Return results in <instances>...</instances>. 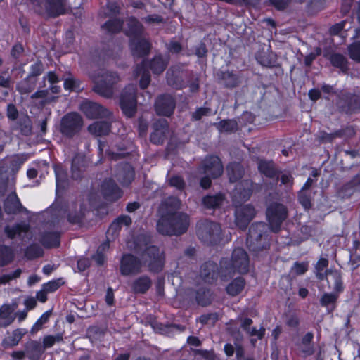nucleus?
Returning <instances> with one entry per match:
<instances>
[{"label": "nucleus", "instance_id": "1", "mask_svg": "<svg viewBox=\"0 0 360 360\" xmlns=\"http://www.w3.org/2000/svg\"><path fill=\"white\" fill-rule=\"evenodd\" d=\"M136 255L124 254L120 260V271L123 276L137 275L147 266L150 272L158 273L163 269L165 253L160 249H141Z\"/></svg>", "mask_w": 360, "mask_h": 360}, {"label": "nucleus", "instance_id": "2", "mask_svg": "<svg viewBox=\"0 0 360 360\" xmlns=\"http://www.w3.org/2000/svg\"><path fill=\"white\" fill-rule=\"evenodd\" d=\"M190 224L189 216L183 212L162 214L158 221V231L163 235L179 236L184 233Z\"/></svg>", "mask_w": 360, "mask_h": 360}, {"label": "nucleus", "instance_id": "3", "mask_svg": "<svg viewBox=\"0 0 360 360\" xmlns=\"http://www.w3.org/2000/svg\"><path fill=\"white\" fill-rule=\"evenodd\" d=\"M249 264V258L244 249H233L230 262L228 259H222L220 262L221 279L225 281L236 272L239 274L248 273Z\"/></svg>", "mask_w": 360, "mask_h": 360}, {"label": "nucleus", "instance_id": "4", "mask_svg": "<svg viewBox=\"0 0 360 360\" xmlns=\"http://www.w3.org/2000/svg\"><path fill=\"white\" fill-rule=\"evenodd\" d=\"M94 85L92 90L105 98L114 95V86L121 81V77L115 72L101 70L96 75H91Z\"/></svg>", "mask_w": 360, "mask_h": 360}, {"label": "nucleus", "instance_id": "5", "mask_svg": "<svg viewBox=\"0 0 360 360\" xmlns=\"http://www.w3.org/2000/svg\"><path fill=\"white\" fill-rule=\"evenodd\" d=\"M198 238L207 245H224V240L221 236V228L219 224L202 219L196 225Z\"/></svg>", "mask_w": 360, "mask_h": 360}, {"label": "nucleus", "instance_id": "6", "mask_svg": "<svg viewBox=\"0 0 360 360\" xmlns=\"http://www.w3.org/2000/svg\"><path fill=\"white\" fill-rule=\"evenodd\" d=\"M288 217V210L285 205L280 202L271 203L266 210V217L271 230L277 233L281 230L283 222Z\"/></svg>", "mask_w": 360, "mask_h": 360}, {"label": "nucleus", "instance_id": "7", "mask_svg": "<svg viewBox=\"0 0 360 360\" xmlns=\"http://www.w3.org/2000/svg\"><path fill=\"white\" fill-rule=\"evenodd\" d=\"M328 265V259L321 258L316 265V276L320 280H323L326 277L329 285L332 286L336 292H341L343 290L341 274L338 271H326L325 275L323 271Z\"/></svg>", "mask_w": 360, "mask_h": 360}, {"label": "nucleus", "instance_id": "8", "mask_svg": "<svg viewBox=\"0 0 360 360\" xmlns=\"http://www.w3.org/2000/svg\"><path fill=\"white\" fill-rule=\"evenodd\" d=\"M136 86L129 84L122 91L120 96L121 109L129 117H133L136 112Z\"/></svg>", "mask_w": 360, "mask_h": 360}, {"label": "nucleus", "instance_id": "9", "mask_svg": "<svg viewBox=\"0 0 360 360\" xmlns=\"http://www.w3.org/2000/svg\"><path fill=\"white\" fill-rule=\"evenodd\" d=\"M83 126V120L77 112H69L64 115L60 121V131L68 137L77 134Z\"/></svg>", "mask_w": 360, "mask_h": 360}, {"label": "nucleus", "instance_id": "10", "mask_svg": "<svg viewBox=\"0 0 360 360\" xmlns=\"http://www.w3.org/2000/svg\"><path fill=\"white\" fill-rule=\"evenodd\" d=\"M235 221L236 225L241 229H245L250 222L253 219L256 214L255 207L250 205L234 204Z\"/></svg>", "mask_w": 360, "mask_h": 360}, {"label": "nucleus", "instance_id": "11", "mask_svg": "<svg viewBox=\"0 0 360 360\" xmlns=\"http://www.w3.org/2000/svg\"><path fill=\"white\" fill-rule=\"evenodd\" d=\"M154 107L158 115L170 117L176 108V100L171 94H161L157 97Z\"/></svg>", "mask_w": 360, "mask_h": 360}, {"label": "nucleus", "instance_id": "12", "mask_svg": "<svg viewBox=\"0 0 360 360\" xmlns=\"http://www.w3.org/2000/svg\"><path fill=\"white\" fill-rule=\"evenodd\" d=\"M80 110L89 119L109 118L111 115L109 110L101 104L87 100L81 103Z\"/></svg>", "mask_w": 360, "mask_h": 360}, {"label": "nucleus", "instance_id": "13", "mask_svg": "<svg viewBox=\"0 0 360 360\" xmlns=\"http://www.w3.org/2000/svg\"><path fill=\"white\" fill-rule=\"evenodd\" d=\"M153 132L150 134V140L155 145H162L167 139L169 134V125L167 120H156L152 124Z\"/></svg>", "mask_w": 360, "mask_h": 360}, {"label": "nucleus", "instance_id": "14", "mask_svg": "<svg viewBox=\"0 0 360 360\" xmlns=\"http://www.w3.org/2000/svg\"><path fill=\"white\" fill-rule=\"evenodd\" d=\"M338 103L342 112L347 114H352L360 112V94L351 93L342 94Z\"/></svg>", "mask_w": 360, "mask_h": 360}, {"label": "nucleus", "instance_id": "15", "mask_svg": "<svg viewBox=\"0 0 360 360\" xmlns=\"http://www.w3.org/2000/svg\"><path fill=\"white\" fill-rule=\"evenodd\" d=\"M203 173L213 179L218 178L223 173V165L221 160L214 155L207 157L202 163Z\"/></svg>", "mask_w": 360, "mask_h": 360}, {"label": "nucleus", "instance_id": "16", "mask_svg": "<svg viewBox=\"0 0 360 360\" xmlns=\"http://www.w3.org/2000/svg\"><path fill=\"white\" fill-rule=\"evenodd\" d=\"M86 207L82 202H72L68 205L67 219L72 224H80L85 217Z\"/></svg>", "mask_w": 360, "mask_h": 360}, {"label": "nucleus", "instance_id": "17", "mask_svg": "<svg viewBox=\"0 0 360 360\" xmlns=\"http://www.w3.org/2000/svg\"><path fill=\"white\" fill-rule=\"evenodd\" d=\"M129 47L133 56L141 58L149 53L151 45L148 40L141 36L130 39Z\"/></svg>", "mask_w": 360, "mask_h": 360}, {"label": "nucleus", "instance_id": "18", "mask_svg": "<svg viewBox=\"0 0 360 360\" xmlns=\"http://www.w3.org/2000/svg\"><path fill=\"white\" fill-rule=\"evenodd\" d=\"M44 6L46 13L50 18H57L65 14L68 11L67 0H46Z\"/></svg>", "mask_w": 360, "mask_h": 360}, {"label": "nucleus", "instance_id": "19", "mask_svg": "<svg viewBox=\"0 0 360 360\" xmlns=\"http://www.w3.org/2000/svg\"><path fill=\"white\" fill-rule=\"evenodd\" d=\"M188 72L181 70L179 67H173L167 72V84L175 89H181L185 83L184 78L187 76Z\"/></svg>", "mask_w": 360, "mask_h": 360}, {"label": "nucleus", "instance_id": "20", "mask_svg": "<svg viewBox=\"0 0 360 360\" xmlns=\"http://www.w3.org/2000/svg\"><path fill=\"white\" fill-rule=\"evenodd\" d=\"M101 192L103 197L109 201H116L122 195V191L116 183L109 179H105L101 185Z\"/></svg>", "mask_w": 360, "mask_h": 360}, {"label": "nucleus", "instance_id": "21", "mask_svg": "<svg viewBox=\"0 0 360 360\" xmlns=\"http://www.w3.org/2000/svg\"><path fill=\"white\" fill-rule=\"evenodd\" d=\"M219 271L218 265L213 262L204 263L200 268V278L207 283H214L219 276Z\"/></svg>", "mask_w": 360, "mask_h": 360}, {"label": "nucleus", "instance_id": "22", "mask_svg": "<svg viewBox=\"0 0 360 360\" xmlns=\"http://www.w3.org/2000/svg\"><path fill=\"white\" fill-rule=\"evenodd\" d=\"M117 179L122 185L127 186L134 181L135 176L134 169L129 163L120 165L117 173Z\"/></svg>", "mask_w": 360, "mask_h": 360}, {"label": "nucleus", "instance_id": "23", "mask_svg": "<svg viewBox=\"0 0 360 360\" xmlns=\"http://www.w3.org/2000/svg\"><path fill=\"white\" fill-rule=\"evenodd\" d=\"M257 167L259 171L266 177L276 179V180L279 179L280 171L276 168L273 161L262 159L258 160Z\"/></svg>", "mask_w": 360, "mask_h": 360}, {"label": "nucleus", "instance_id": "24", "mask_svg": "<svg viewBox=\"0 0 360 360\" xmlns=\"http://www.w3.org/2000/svg\"><path fill=\"white\" fill-rule=\"evenodd\" d=\"M251 195L250 183L248 181H245L243 184H239L236 186L233 193V203L240 204L241 202L247 201Z\"/></svg>", "mask_w": 360, "mask_h": 360}, {"label": "nucleus", "instance_id": "25", "mask_svg": "<svg viewBox=\"0 0 360 360\" xmlns=\"http://www.w3.org/2000/svg\"><path fill=\"white\" fill-rule=\"evenodd\" d=\"M26 356L29 360H39L44 350L41 344L37 340H30L25 345Z\"/></svg>", "mask_w": 360, "mask_h": 360}, {"label": "nucleus", "instance_id": "26", "mask_svg": "<svg viewBox=\"0 0 360 360\" xmlns=\"http://www.w3.org/2000/svg\"><path fill=\"white\" fill-rule=\"evenodd\" d=\"M143 30V25L136 18L131 17L127 20L124 32L131 39L142 36Z\"/></svg>", "mask_w": 360, "mask_h": 360}, {"label": "nucleus", "instance_id": "27", "mask_svg": "<svg viewBox=\"0 0 360 360\" xmlns=\"http://www.w3.org/2000/svg\"><path fill=\"white\" fill-rule=\"evenodd\" d=\"M240 327L241 328L251 337L257 336L259 340H262L265 334V328L261 327L257 329L255 327H251L253 321L251 319L248 317L240 318Z\"/></svg>", "mask_w": 360, "mask_h": 360}, {"label": "nucleus", "instance_id": "28", "mask_svg": "<svg viewBox=\"0 0 360 360\" xmlns=\"http://www.w3.org/2000/svg\"><path fill=\"white\" fill-rule=\"evenodd\" d=\"M16 305L4 304L0 308V328L7 327L15 320Z\"/></svg>", "mask_w": 360, "mask_h": 360}, {"label": "nucleus", "instance_id": "29", "mask_svg": "<svg viewBox=\"0 0 360 360\" xmlns=\"http://www.w3.org/2000/svg\"><path fill=\"white\" fill-rule=\"evenodd\" d=\"M152 285V281L148 276H141L136 278L131 284V289L134 293L144 294Z\"/></svg>", "mask_w": 360, "mask_h": 360}, {"label": "nucleus", "instance_id": "30", "mask_svg": "<svg viewBox=\"0 0 360 360\" xmlns=\"http://www.w3.org/2000/svg\"><path fill=\"white\" fill-rule=\"evenodd\" d=\"M4 210L7 214H17L25 209L21 205L16 193H13L5 200Z\"/></svg>", "mask_w": 360, "mask_h": 360}, {"label": "nucleus", "instance_id": "31", "mask_svg": "<svg viewBox=\"0 0 360 360\" xmlns=\"http://www.w3.org/2000/svg\"><path fill=\"white\" fill-rule=\"evenodd\" d=\"M121 229L120 224L115 219L106 232V240L102 243V248H109L110 245H115V239L118 236Z\"/></svg>", "mask_w": 360, "mask_h": 360}, {"label": "nucleus", "instance_id": "32", "mask_svg": "<svg viewBox=\"0 0 360 360\" xmlns=\"http://www.w3.org/2000/svg\"><path fill=\"white\" fill-rule=\"evenodd\" d=\"M134 74L135 77L141 75L139 82L140 87L143 89L147 88L150 82V74L148 70L146 69V61H143L141 64L137 65Z\"/></svg>", "mask_w": 360, "mask_h": 360}, {"label": "nucleus", "instance_id": "33", "mask_svg": "<svg viewBox=\"0 0 360 360\" xmlns=\"http://www.w3.org/2000/svg\"><path fill=\"white\" fill-rule=\"evenodd\" d=\"M146 68H149L153 71V74L160 75L164 72L168 65V60L167 58H164L162 56H155L148 63H146Z\"/></svg>", "mask_w": 360, "mask_h": 360}, {"label": "nucleus", "instance_id": "34", "mask_svg": "<svg viewBox=\"0 0 360 360\" xmlns=\"http://www.w3.org/2000/svg\"><path fill=\"white\" fill-rule=\"evenodd\" d=\"M86 167V160L84 156L75 155L72 161V177L76 180L82 177Z\"/></svg>", "mask_w": 360, "mask_h": 360}, {"label": "nucleus", "instance_id": "35", "mask_svg": "<svg viewBox=\"0 0 360 360\" xmlns=\"http://www.w3.org/2000/svg\"><path fill=\"white\" fill-rule=\"evenodd\" d=\"M89 131L98 136L108 134L110 130V123L108 121L95 122L88 127Z\"/></svg>", "mask_w": 360, "mask_h": 360}, {"label": "nucleus", "instance_id": "36", "mask_svg": "<svg viewBox=\"0 0 360 360\" xmlns=\"http://www.w3.org/2000/svg\"><path fill=\"white\" fill-rule=\"evenodd\" d=\"M219 79L226 88H234L238 86L240 81L239 77L231 72H220L218 73Z\"/></svg>", "mask_w": 360, "mask_h": 360}, {"label": "nucleus", "instance_id": "37", "mask_svg": "<svg viewBox=\"0 0 360 360\" xmlns=\"http://www.w3.org/2000/svg\"><path fill=\"white\" fill-rule=\"evenodd\" d=\"M181 207V202L180 200L176 197H169L162 204L163 214L179 212L178 210H180Z\"/></svg>", "mask_w": 360, "mask_h": 360}, {"label": "nucleus", "instance_id": "38", "mask_svg": "<svg viewBox=\"0 0 360 360\" xmlns=\"http://www.w3.org/2000/svg\"><path fill=\"white\" fill-rule=\"evenodd\" d=\"M226 169L231 182H236L240 180L244 174L243 167L239 163H231L227 166Z\"/></svg>", "mask_w": 360, "mask_h": 360}, {"label": "nucleus", "instance_id": "39", "mask_svg": "<svg viewBox=\"0 0 360 360\" xmlns=\"http://www.w3.org/2000/svg\"><path fill=\"white\" fill-rule=\"evenodd\" d=\"M37 82V78L27 76L17 84L16 89L22 94L30 93L35 89Z\"/></svg>", "mask_w": 360, "mask_h": 360}, {"label": "nucleus", "instance_id": "40", "mask_svg": "<svg viewBox=\"0 0 360 360\" xmlns=\"http://www.w3.org/2000/svg\"><path fill=\"white\" fill-rule=\"evenodd\" d=\"M25 329L18 328L14 330L4 340V344L6 347H13L18 344L22 337L26 334Z\"/></svg>", "mask_w": 360, "mask_h": 360}, {"label": "nucleus", "instance_id": "41", "mask_svg": "<svg viewBox=\"0 0 360 360\" xmlns=\"http://www.w3.org/2000/svg\"><path fill=\"white\" fill-rule=\"evenodd\" d=\"M224 200V195L219 193L213 195H208L205 196L202 200V202L205 207L207 209H215L222 204Z\"/></svg>", "mask_w": 360, "mask_h": 360}, {"label": "nucleus", "instance_id": "42", "mask_svg": "<svg viewBox=\"0 0 360 360\" xmlns=\"http://www.w3.org/2000/svg\"><path fill=\"white\" fill-rule=\"evenodd\" d=\"M29 230L30 226L25 223L18 224L12 227L9 226L5 227V232L11 238H13L16 236L21 237L22 233H27Z\"/></svg>", "mask_w": 360, "mask_h": 360}, {"label": "nucleus", "instance_id": "43", "mask_svg": "<svg viewBox=\"0 0 360 360\" xmlns=\"http://www.w3.org/2000/svg\"><path fill=\"white\" fill-rule=\"evenodd\" d=\"M59 232H48L46 233L41 239V243L45 248H57L60 245Z\"/></svg>", "mask_w": 360, "mask_h": 360}, {"label": "nucleus", "instance_id": "44", "mask_svg": "<svg viewBox=\"0 0 360 360\" xmlns=\"http://www.w3.org/2000/svg\"><path fill=\"white\" fill-rule=\"evenodd\" d=\"M245 281L241 277L236 278L226 287V292L231 296H236L244 289Z\"/></svg>", "mask_w": 360, "mask_h": 360}, {"label": "nucleus", "instance_id": "45", "mask_svg": "<svg viewBox=\"0 0 360 360\" xmlns=\"http://www.w3.org/2000/svg\"><path fill=\"white\" fill-rule=\"evenodd\" d=\"M220 132H234L238 129V123L234 120H224L218 123H214Z\"/></svg>", "mask_w": 360, "mask_h": 360}, {"label": "nucleus", "instance_id": "46", "mask_svg": "<svg viewBox=\"0 0 360 360\" xmlns=\"http://www.w3.org/2000/svg\"><path fill=\"white\" fill-rule=\"evenodd\" d=\"M330 62L332 65L339 69L344 72L347 73L349 68H348V62L345 56L341 54L335 53L331 56Z\"/></svg>", "mask_w": 360, "mask_h": 360}, {"label": "nucleus", "instance_id": "47", "mask_svg": "<svg viewBox=\"0 0 360 360\" xmlns=\"http://www.w3.org/2000/svg\"><path fill=\"white\" fill-rule=\"evenodd\" d=\"M195 299L197 302L202 305L206 306L211 302L210 290L205 288H200L196 292Z\"/></svg>", "mask_w": 360, "mask_h": 360}, {"label": "nucleus", "instance_id": "48", "mask_svg": "<svg viewBox=\"0 0 360 360\" xmlns=\"http://www.w3.org/2000/svg\"><path fill=\"white\" fill-rule=\"evenodd\" d=\"M18 128L23 136H30L32 134V121L28 116L21 117L18 122Z\"/></svg>", "mask_w": 360, "mask_h": 360}, {"label": "nucleus", "instance_id": "49", "mask_svg": "<svg viewBox=\"0 0 360 360\" xmlns=\"http://www.w3.org/2000/svg\"><path fill=\"white\" fill-rule=\"evenodd\" d=\"M56 178V191L63 189L67 185V174L65 170L61 167H56L55 169Z\"/></svg>", "mask_w": 360, "mask_h": 360}, {"label": "nucleus", "instance_id": "50", "mask_svg": "<svg viewBox=\"0 0 360 360\" xmlns=\"http://www.w3.org/2000/svg\"><path fill=\"white\" fill-rule=\"evenodd\" d=\"M265 225L264 223L252 224L249 229L248 240H260L262 236V231Z\"/></svg>", "mask_w": 360, "mask_h": 360}, {"label": "nucleus", "instance_id": "51", "mask_svg": "<svg viewBox=\"0 0 360 360\" xmlns=\"http://www.w3.org/2000/svg\"><path fill=\"white\" fill-rule=\"evenodd\" d=\"M298 200L306 210L311 207V197L309 191L300 190L298 193Z\"/></svg>", "mask_w": 360, "mask_h": 360}, {"label": "nucleus", "instance_id": "52", "mask_svg": "<svg viewBox=\"0 0 360 360\" xmlns=\"http://www.w3.org/2000/svg\"><path fill=\"white\" fill-rule=\"evenodd\" d=\"M123 26V22L117 18L109 20L104 25L105 27L109 32L116 33L121 30Z\"/></svg>", "mask_w": 360, "mask_h": 360}, {"label": "nucleus", "instance_id": "53", "mask_svg": "<svg viewBox=\"0 0 360 360\" xmlns=\"http://www.w3.org/2000/svg\"><path fill=\"white\" fill-rule=\"evenodd\" d=\"M51 316V311H48L44 313L36 321V323L33 325L31 328L30 333L32 334H34L37 331L41 329L44 324L46 323L49 321V317Z\"/></svg>", "mask_w": 360, "mask_h": 360}, {"label": "nucleus", "instance_id": "54", "mask_svg": "<svg viewBox=\"0 0 360 360\" xmlns=\"http://www.w3.org/2000/svg\"><path fill=\"white\" fill-rule=\"evenodd\" d=\"M65 282L63 278H58L44 283L42 287L44 288L45 291L51 293L57 290Z\"/></svg>", "mask_w": 360, "mask_h": 360}, {"label": "nucleus", "instance_id": "55", "mask_svg": "<svg viewBox=\"0 0 360 360\" xmlns=\"http://www.w3.org/2000/svg\"><path fill=\"white\" fill-rule=\"evenodd\" d=\"M14 257L13 249H0V266L10 263Z\"/></svg>", "mask_w": 360, "mask_h": 360}, {"label": "nucleus", "instance_id": "56", "mask_svg": "<svg viewBox=\"0 0 360 360\" xmlns=\"http://www.w3.org/2000/svg\"><path fill=\"white\" fill-rule=\"evenodd\" d=\"M64 88L70 91H79L83 89L80 86V82L72 77H69L65 79Z\"/></svg>", "mask_w": 360, "mask_h": 360}, {"label": "nucleus", "instance_id": "57", "mask_svg": "<svg viewBox=\"0 0 360 360\" xmlns=\"http://www.w3.org/2000/svg\"><path fill=\"white\" fill-rule=\"evenodd\" d=\"M63 340V336L60 334L56 335H46L43 339V348L44 350L46 348L51 347L56 342Z\"/></svg>", "mask_w": 360, "mask_h": 360}, {"label": "nucleus", "instance_id": "58", "mask_svg": "<svg viewBox=\"0 0 360 360\" xmlns=\"http://www.w3.org/2000/svg\"><path fill=\"white\" fill-rule=\"evenodd\" d=\"M134 243L135 248H155L154 245H149L150 243V238L146 234L139 235Z\"/></svg>", "mask_w": 360, "mask_h": 360}, {"label": "nucleus", "instance_id": "59", "mask_svg": "<svg viewBox=\"0 0 360 360\" xmlns=\"http://www.w3.org/2000/svg\"><path fill=\"white\" fill-rule=\"evenodd\" d=\"M44 70V64L41 61L37 60L30 67V72L28 75L29 77L32 78H37L39 76Z\"/></svg>", "mask_w": 360, "mask_h": 360}, {"label": "nucleus", "instance_id": "60", "mask_svg": "<svg viewBox=\"0 0 360 360\" xmlns=\"http://www.w3.org/2000/svg\"><path fill=\"white\" fill-rule=\"evenodd\" d=\"M348 51L352 59L360 62V41L352 44L348 47Z\"/></svg>", "mask_w": 360, "mask_h": 360}, {"label": "nucleus", "instance_id": "61", "mask_svg": "<svg viewBox=\"0 0 360 360\" xmlns=\"http://www.w3.org/2000/svg\"><path fill=\"white\" fill-rule=\"evenodd\" d=\"M211 113V109L209 108L201 107L196 109L191 115L193 120L198 121L203 116H207Z\"/></svg>", "mask_w": 360, "mask_h": 360}, {"label": "nucleus", "instance_id": "62", "mask_svg": "<svg viewBox=\"0 0 360 360\" xmlns=\"http://www.w3.org/2000/svg\"><path fill=\"white\" fill-rule=\"evenodd\" d=\"M336 138H338V136H336V131L330 134L326 131H320L317 136V140L323 143H331Z\"/></svg>", "mask_w": 360, "mask_h": 360}, {"label": "nucleus", "instance_id": "63", "mask_svg": "<svg viewBox=\"0 0 360 360\" xmlns=\"http://www.w3.org/2000/svg\"><path fill=\"white\" fill-rule=\"evenodd\" d=\"M308 269V264L305 262H295L291 268V272L295 275H302Z\"/></svg>", "mask_w": 360, "mask_h": 360}, {"label": "nucleus", "instance_id": "64", "mask_svg": "<svg viewBox=\"0 0 360 360\" xmlns=\"http://www.w3.org/2000/svg\"><path fill=\"white\" fill-rule=\"evenodd\" d=\"M338 295L334 293H325L321 297L320 302L323 307H328L330 304H333L336 302Z\"/></svg>", "mask_w": 360, "mask_h": 360}]
</instances>
